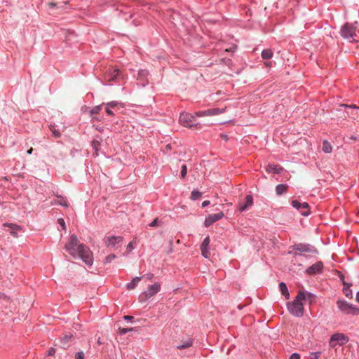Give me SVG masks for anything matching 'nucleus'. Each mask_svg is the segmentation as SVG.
Masks as SVG:
<instances>
[{
  "label": "nucleus",
  "instance_id": "f257e3e1",
  "mask_svg": "<svg viewBox=\"0 0 359 359\" xmlns=\"http://www.w3.org/2000/svg\"><path fill=\"white\" fill-rule=\"evenodd\" d=\"M66 251L74 258H80L88 266L93 263V254L89 248L80 243L76 236L72 235L65 245Z\"/></svg>",
  "mask_w": 359,
  "mask_h": 359
},
{
  "label": "nucleus",
  "instance_id": "f03ea898",
  "mask_svg": "<svg viewBox=\"0 0 359 359\" xmlns=\"http://www.w3.org/2000/svg\"><path fill=\"white\" fill-rule=\"evenodd\" d=\"M303 298L304 297H302V294L297 295L292 302L287 303V309L292 315L296 317H301L303 316L304 311V304L302 302Z\"/></svg>",
  "mask_w": 359,
  "mask_h": 359
},
{
  "label": "nucleus",
  "instance_id": "7ed1b4c3",
  "mask_svg": "<svg viewBox=\"0 0 359 359\" xmlns=\"http://www.w3.org/2000/svg\"><path fill=\"white\" fill-rule=\"evenodd\" d=\"M340 34L342 38L348 41H356L355 39V36H356V27L352 24L346 23L341 28Z\"/></svg>",
  "mask_w": 359,
  "mask_h": 359
},
{
  "label": "nucleus",
  "instance_id": "20e7f679",
  "mask_svg": "<svg viewBox=\"0 0 359 359\" xmlns=\"http://www.w3.org/2000/svg\"><path fill=\"white\" fill-rule=\"evenodd\" d=\"M338 309L346 314H359V309L355 307L353 305L349 304L346 300L339 299L337 302Z\"/></svg>",
  "mask_w": 359,
  "mask_h": 359
},
{
  "label": "nucleus",
  "instance_id": "39448f33",
  "mask_svg": "<svg viewBox=\"0 0 359 359\" xmlns=\"http://www.w3.org/2000/svg\"><path fill=\"white\" fill-rule=\"evenodd\" d=\"M196 115L191 114L187 112L181 113L179 118V121L181 125H182L184 127L187 128H196L198 123L194 124L193 121L195 118Z\"/></svg>",
  "mask_w": 359,
  "mask_h": 359
},
{
  "label": "nucleus",
  "instance_id": "423d86ee",
  "mask_svg": "<svg viewBox=\"0 0 359 359\" xmlns=\"http://www.w3.org/2000/svg\"><path fill=\"white\" fill-rule=\"evenodd\" d=\"M348 341V338L343 333H335L332 335L330 340V346L334 348L337 346V342L340 346L346 344Z\"/></svg>",
  "mask_w": 359,
  "mask_h": 359
},
{
  "label": "nucleus",
  "instance_id": "0eeeda50",
  "mask_svg": "<svg viewBox=\"0 0 359 359\" xmlns=\"http://www.w3.org/2000/svg\"><path fill=\"white\" fill-rule=\"evenodd\" d=\"M104 241L107 248L116 249L121 245L123 237L115 236H107L104 238Z\"/></svg>",
  "mask_w": 359,
  "mask_h": 359
},
{
  "label": "nucleus",
  "instance_id": "6e6552de",
  "mask_svg": "<svg viewBox=\"0 0 359 359\" xmlns=\"http://www.w3.org/2000/svg\"><path fill=\"white\" fill-rule=\"evenodd\" d=\"M225 109H219V108H213V109H208L207 110L204 111H198L195 112V115L197 117H202V116H215L220 114H222L224 112Z\"/></svg>",
  "mask_w": 359,
  "mask_h": 359
},
{
  "label": "nucleus",
  "instance_id": "1a4fd4ad",
  "mask_svg": "<svg viewBox=\"0 0 359 359\" xmlns=\"http://www.w3.org/2000/svg\"><path fill=\"white\" fill-rule=\"evenodd\" d=\"M253 205V198L251 195H247L243 201H240L238 205L240 212L249 210Z\"/></svg>",
  "mask_w": 359,
  "mask_h": 359
},
{
  "label": "nucleus",
  "instance_id": "9d476101",
  "mask_svg": "<svg viewBox=\"0 0 359 359\" xmlns=\"http://www.w3.org/2000/svg\"><path fill=\"white\" fill-rule=\"evenodd\" d=\"M120 71L116 68H110L104 74V81L107 83L114 81L118 77Z\"/></svg>",
  "mask_w": 359,
  "mask_h": 359
},
{
  "label": "nucleus",
  "instance_id": "9b49d317",
  "mask_svg": "<svg viewBox=\"0 0 359 359\" xmlns=\"http://www.w3.org/2000/svg\"><path fill=\"white\" fill-rule=\"evenodd\" d=\"M292 205L296 209L300 210L302 215L308 216L310 215V212L309 210V204L307 203H301L295 200L292 202Z\"/></svg>",
  "mask_w": 359,
  "mask_h": 359
},
{
  "label": "nucleus",
  "instance_id": "f8f14e48",
  "mask_svg": "<svg viewBox=\"0 0 359 359\" xmlns=\"http://www.w3.org/2000/svg\"><path fill=\"white\" fill-rule=\"evenodd\" d=\"M224 217V213L222 212H219L218 213L215 214H210L208 216L206 217L204 225L206 227H208L211 226L215 222L219 221V219H222Z\"/></svg>",
  "mask_w": 359,
  "mask_h": 359
},
{
  "label": "nucleus",
  "instance_id": "ddd939ff",
  "mask_svg": "<svg viewBox=\"0 0 359 359\" xmlns=\"http://www.w3.org/2000/svg\"><path fill=\"white\" fill-rule=\"evenodd\" d=\"M161 289V285L159 283H154L153 285H149L147 290L145 291L142 295L144 296L145 299H149L156 294H157Z\"/></svg>",
  "mask_w": 359,
  "mask_h": 359
},
{
  "label": "nucleus",
  "instance_id": "4468645a",
  "mask_svg": "<svg viewBox=\"0 0 359 359\" xmlns=\"http://www.w3.org/2000/svg\"><path fill=\"white\" fill-rule=\"evenodd\" d=\"M323 264L321 262H318L306 269V273L308 275H315L322 272Z\"/></svg>",
  "mask_w": 359,
  "mask_h": 359
},
{
  "label": "nucleus",
  "instance_id": "2eb2a0df",
  "mask_svg": "<svg viewBox=\"0 0 359 359\" xmlns=\"http://www.w3.org/2000/svg\"><path fill=\"white\" fill-rule=\"evenodd\" d=\"M294 249L302 252H316V248L309 244L298 243L294 245Z\"/></svg>",
  "mask_w": 359,
  "mask_h": 359
},
{
  "label": "nucleus",
  "instance_id": "dca6fc26",
  "mask_svg": "<svg viewBox=\"0 0 359 359\" xmlns=\"http://www.w3.org/2000/svg\"><path fill=\"white\" fill-rule=\"evenodd\" d=\"M210 242V237L208 236L205 238L203 243L201 245V254L205 258H208L210 255V252L208 250V246Z\"/></svg>",
  "mask_w": 359,
  "mask_h": 359
},
{
  "label": "nucleus",
  "instance_id": "f3484780",
  "mask_svg": "<svg viewBox=\"0 0 359 359\" xmlns=\"http://www.w3.org/2000/svg\"><path fill=\"white\" fill-rule=\"evenodd\" d=\"M300 294H302V297H304L302 299V302L308 301L309 303H311L314 299V295L309 292H307L305 290H300L298 292L297 295H300Z\"/></svg>",
  "mask_w": 359,
  "mask_h": 359
},
{
  "label": "nucleus",
  "instance_id": "a211bd4d",
  "mask_svg": "<svg viewBox=\"0 0 359 359\" xmlns=\"http://www.w3.org/2000/svg\"><path fill=\"white\" fill-rule=\"evenodd\" d=\"M193 344V340L191 338H188L184 341H182L180 344L177 346V348L179 350L184 349L191 346Z\"/></svg>",
  "mask_w": 359,
  "mask_h": 359
},
{
  "label": "nucleus",
  "instance_id": "6ab92c4d",
  "mask_svg": "<svg viewBox=\"0 0 359 359\" xmlns=\"http://www.w3.org/2000/svg\"><path fill=\"white\" fill-rule=\"evenodd\" d=\"M282 170H283V168L277 165L270 164V165H268L266 167V171L269 172L278 174V173L281 172Z\"/></svg>",
  "mask_w": 359,
  "mask_h": 359
},
{
  "label": "nucleus",
  "instance_id": "aec40b11",
  "mask_svg": "<svg viewBox=\"0 0 359 359\" xmlns=\"http://www.w3.org/2000/svg\"><path fill=\"white\" fill-rule=\"evenodd\" d=\"M279 289L283 296H285L286 299H288L290 298V294L287 287L286 284L284 283H280L279 284Z\"/></svg>",
  "mask_w": 359,
  "mask_h": 359
},
{
  "label": "nucleus",
  "instance_id": "412c9836",
  "mask_svg": "<svg viewBox=\"0 0 359 359\" xmlns=\"http://www.w3.org/2000/svg\"><path fill=\"white\" fill-rule=\"evenodd\" d=\"M103 105L104 104L102 103V104H100V105H97V106H95L94 107L92 108V109L90 111V116H92L93 118L99 120V118H97L95 115H96V114L100 113V111L102 109V107Z\"/></svg>",
  "mask_w": 359,
  "mask_h": 359
},
{
  "label": "nucleus",
  "instance_id": "4be33fe9",
  "mask_svg": "<svg viewBox=\"0 0 359 359\" xmlns=\"http://www.w3.org/2000/svg\"><path fill=\"white\" fill-rule=\"evenodd\" d=\"M141 278L135 277L133 280L128 283L126 285L128 290H133L139 283Z\"/></svg>",
  "mask_w": 359,
  "mask_h": 359
},
{
  "label": "nucleus",
  "instance_id": "5701e85b",
  "mask_svg": "<svg viewBox=\"0 0 359 359\" xmlns=\"http://www.w3.org/2000/svg\"><path fill=\"white\" fill-rule=\"evenodd\" d=\"M4 226L10 227L11 229V233L14 236H17V233L15 231L20 229L18 225L11 223H5L4 224Z\"/></svg>",
  "mask_w": 359,
  "mask_h": 359
},
{
  "label": "nucleus",
  "instance_id": "b1692460",
  "mask_svg": "<svg viewBox=\"0 0 359 359\" xmlns=\"http://www.w3.org/2000/svg\"><path fill=\"white\" fill-rule=\"evenodd\" d=\"M287 186L283 184H278L276 187V193L277 195H282L284 194L287 190Z\"/></svg>",
  "mask_w": 359,
  "mask_h": 359
},
{
  "label": "nucleus",
  "instance_id": "393cba45",
  "mask_svg": "<svg viewBox=\"0 0 359 359\" xmlns=\"http://www.w3.org/2000/svg\"><path fill=\"white\" fill-rule=\"evenodd\" d=\"M343 284H344V289H343L344 294L347 297L351 298L352 297V291L350 289V285L346 283L345 282H343Z\"/></svg>",
  "mask_w": 359,
  "mask_h": 359
},
{
  "label": "nucleus",
  "instance_id": "a878e982",
  "mask_svg": "<svg viewBox=\"0 0 359 359\" xmlns=\"http://www.w3.org/2000/svg\"><path fill=\"white\" fill-rule=\"evenodd\" d=\"M322 149L325 153H331L332 151V147L329 142L325 140L323 143Z\"/></svg>",
  "mask_w": 359,
  "mask_h": 359
},
{
  "label": "nucleus",
  "instance_id": "bb28decb",
  "mask_svg": "<svg viewBox=\"0 0 359 359\" xmlns=\"http://www.w3.org/2000/svg\"><path fill=\"white\" fill-rule=\"evenodd\" d=\"M273 56V52L271 49H264L262 52V57L263 59L268 60Z\"/></svg>",
  "mask_w": 359,
  "mask_h": 359
},
{
  "label": "nucleus",
  "instance_id": "cd10ccee",
  "mask_svg": "<svg viewBox=\"0 0 359 359\" xmlns=\"http://www.w3.org/2000/svg\"><path fill=\"white\" fill-rule=\"evenodd\" d=\"M52 204H58L60 205L67 207V203L66 200L63 197H57V199L54 201V202H52Z\"/></svg>",
  "mask_w": 359,
  "mask_h": 359
},
{
  "label": "nucleus",
  "instance_id": "c85d7f7f",
  "mask_svg": "<svg viewBox=\"0 0 359 359\" xmlns=\"http://www.w3.org/2000/svg\"><path fill=\"white\" fill-rule=\"evenodd\" d=\"M148 71L141 69L138 72L137 79L144 81V79L148 76Z\"/></svg>",
  "mask_w": 359,
  "mask_h": 359
},
{
  "label": "nucleus",
  "instance_id": "c756f323",
  "mask_svg": "<svg viewBox=\"0 0 359 359\" xmlns=\"http://www.w3.org/2000/svg\"><path fill=\"white\" fill-rule=\"evenodd\" d=\"M202 195V193H201L200 191H197V190H194L191 191V199L193 200V201H196L197 199H198Z\"/></svg>",
  "mask_w": 359,
  "mask_h": 359
},
{
  "label": "nucleus",
  "instance_id": "7c9ffc66",
  "mask_svg": "<svg viewBox=\"0 0 359 359\" xmlns=\"http://www.w3.org/2000/svg\"><path fill=\"white\" fill-rule=\"evenodd\" d=\"M91 145H92V147L93 148V149L96 152V156H97L98 155L97 151L100 148V142L98 140H93L92 142Z\"/></svg>",
  "mask_w": 359,
  "mask_h": 359
},
{
  "label": "nucleus",
  "instance_id": "2f4dec72",
  "mask_svg": "<svg viewBox=\"0 0 359 359\" xmlns=\"http://www.w3.org/2000/svg\"><path fill=\"white\" fill-rule=\"evenodd\" d=\"M105 107H109V108H114L115 107L119 104V102L117 101H111L107 103H103Z\"/></svg>",
  "mask_w": 359,
  "mask_h": 359
},
{
  "label": "nucleus",
  "instance_id": "473e14b6",
  "mask_svg": "<svg viewBox=\"0 0 359 359\" xmlns=\"http://www.w3.org/2000/svg\"><path fill=\"white\" fill-rule=\"evenodd\" d=\"M50 130L52 131V133L55 137H60V132L56 129L54 128L53 126H50Z\"/></svg>",
  "mask_w": 359,
  "mask_h": 359
},
{
  "label": "nucleus",
  "instance_id": "72a5a7b5",
  "mask_svg": "<svg viewBox=\"0 0 359 359\" xmlns=\"http://www.w3.org/2000/svg\"><path fill=\"white\" fill-rule=\"evenodd\" d=\"M161 223V222L158 220V218H156L155 219H154L149 224V226L150 227H156V226H159V224Z\"/></svg>",
  "mask_w": 359,
  "mask_h": 359
},
{
  "label": "nucleus",
  "instance_id": "f704fd0d",
  "mask_svg": "<svg viewBox=\"0 0 359 359\" xmlns=\"http://www.w3.org/2000/svg\"><path fill=\"white\" fill-rule=\"evenodd\" d=\"M116 258V255L114 254L109 255L106 257L105 258V262L106 263H110L113 259Z\"/></svg>",
  "mask_w": 359,
  "mask_h": 359
},
{
  "label": "nucleus",
  "instance_id": "c9c22d12",
  "mask_svg": "<svg viewBox=\"0 0 359 359\" xmlns=\"http://www.w3.org/2000/svg\"><path fill=\"white\" fill-rule=\"evenodd\" d=\"M57 223L62 227V229L63 230L66 229L65 222V220L63 219H62V218L58 219Z\"/></svg>",
  "mask_w": 359,
  "mask_h": 359
},
{
  "label": "nucleus",
  "instance_id": "e433bc0d",
  "mask_svg": "<svg viewBox=\"0 0 359 359\" xmlns=\"http://www.w3.org/2000/svg\"><path fill=\"white\" fill-rule=\"evenodd\" d=\"M187 166L185 165H183L182 166V169H181V176L182 177H184L187 175Z\"/></svg>",
  "mask_w": 359,
  "mask_h": 359
},
{
  "label": "nucleus",
  "instance_id": "4c0bfd02",
  "mask_svg": "<svg viewBox=\"0 0 359 359\" xmlns=\"http://www.w3.org/2000/svg\"><path fill=\"white\" fill-rule=\"evenodd\" d=\"M340 107L341 108H349V109H359V107H358L357 106L354 105V104H352V105H348V104H341L340 105Z\"/></svg>",
  "mask_w": 359,
  "mask_h": 359
},
{
  "label": "nucleus",
  "instance_id": "58836bf2",
  "mask_svg": "<svg viewBox=\"0 0 359 359\" xmlns=\"http://www.w3.org/2000/svg\"><path fill=\"white\" fill-rule=\"evenodd\" d=\"M75 359H84V353L83 351H80L76 353Z\"/></svg>",
  "mask_w": 359,
  "mask_h": 359
},
{
  "label": "nucleus",
  "instance_id": "ea45409f",
  "mask_svg": "<svg viewBox=\"0 0 359 359\" xmlns=\"http://www.w3.org/2000/svg\"><path fill=\"white\" fill-rule=\"evenodd\" d=\"M134 249V242H130L127 245V251L128 252H131Z\"/></svg>",
  "mask_w": 359,
  "mask_h": 359
},
{
  "label": "nucleus",
  "instance_id": "a19ab883",
  "mask_svg": "<svg viewBox=\"0 0 359 359\" xmlns=\"http://www.w3.org/2000/svg\"><path fill=\"white\" fill-rule=\"evenodd\" d=\"M131 329H129V328H121L119 330V332L121 334H126L127 332H128L129 331H130Z\"/></svg>",
  "mask_w": 359,
  "mask_h": 359
},
{
  "label": "nucleus",
  "instance_id": "79ce46f5",
  "mask_svg": "<svg viewBox=\"0 0 359 359\" xmlns=\"http://www.w3.org/2000/svg\"><path fill=\"white\" fill-rule=\"evenodd\" d=\"M55 353V349L54 348H50L48 352H47V355H49V356H52V355H54Z\"/></svg>",
  "mask_w": 359,
  "mask_h": 359
},
{
  "label": "nucleus",
  "instance_id": "37998d69",
  "mask_svg": "<svg viewBox=\"0 0 359 359\" xmlns=\"http://www.w3.org/2000/svg\"><path fill=\"white\" fill-rule=\"evenodd\" d=\"M105 111L107 115L109 116H113L114 112L111 111V108H109V107H105Z\"/></svg>",
  "mask_w": 359,
  "mask_h": 359
},
{
  "label": "nucleus",
  "instance_id": "c03bdc74",
  "mask_svg": "<svg viewBox=\"0 0 359 359\" xmlns=\"http://www.w3.org/2000/svg\"><path fill=\"white\" fill-rule=\"evenodd\" d=\"M71 338H72V335H71V334H70V335H67V334H66V335L63 337L62 340L65 341V343H67V342L69 341V339H70Z\"/></svg>",
  "mask_w": 359,
  "mask_h": 359
},
{
  "label": "nucleus",
  "instance_id": "a18cd8bd",
  "mask_svg": "<svg viewBox=\"0 0 359 359\" xmlns=\"http://www.w3.org/2000/svg\"><path fill=\"white\" fill-rule=\"evenodd\" d=\"M320 352H315L312 353V355L313 356L314 359H318L320 357Z\"/></svg>",
  "mask_w": 359,
  "mask_h": 359
},
{
  "label": "nucleus",
  "instance_id": "49530a36",
  "mask_svg": "<svg viewBox=\"0 0 359 359\" xmlns=\"http://www.w3.org/2000/svg\"><path fill=\"white\" fill-rule=\"evenodd\" d=\"M210 204V201H204L203 203H202V207L203 208H205L207 207L208 205H209Z\"/></svg>",
  "mask_w": 359,
  "mask_h": 359
},
{
  "label": "nucleus",
  "instance_id": "de8ad7c7",
  "mask_svg": "<svg viewBox=\"0 0 359 359\" xmlns=\"http://www.w3.org/2000/svg\"><path fill=\"white\" fill-rule=\"evenodd\" d=\"M123 318L126 320H132L133 319V317L131 316H124Z\"/></svg>",
  "mask_w": 359,
  "mask_h": 359
},
{
  "label": "nucleus",
  "instance_id": "09e8293b",
  "mask_svg": "<svg viewBox=\"0 0 359 359\" xmlns=\"http://www.w3.org/2000/svg\"><path fill=\"white\" fill-rule=\"evenodd\" d=\"M32 151H33V149H32V148H30L29 149H28V150L27 151V153L28 154H31L32 153Z\"/></svg>",
  "mask_w": 359,
  "mask_h": 359
},
{
  "label": "nucleus",
  "instance_id": "8fccbe9b",
  "mask_svg": "<svg viewBox=\"0 0 359 359\" xmlns=\"http://www.w3.org/2000/svg\"><path fill=\"white\" fill-rule=\"evenodd\" d=\"M356 300L359 302V291L356 294Z\"/></svg>",
  "mask_w": 359,
  "mask_h": 359
},
{
  "label": "nucleus",
  "instance_id": "3c124183",
  "mask_svg": "<svg viewBox=\"0 0 359 359\" xmlns=\"http://www.w3.org/2000/svg\"><path fill=\"white\" fill-rule=\"evenodd\" d=\"M243 306H242V305H238V309L239 310H241V309H243Z\"/></svg>",
  "mask_w": 359,
  "mask_h": 359
},
{
  "label": "nucleus",
  "instance_id": "603ef678",
  "mask_svg": "<svg viewBox=\"0 0 359 359\" xmlns=\"http://www.w3.org/2000/svg\"><path fill=\"white\" fill-rule=\"evenodd\" d=\"M3 297H4V294L0 293V299L3 298Z\"/></svg>",
  "mask_w": 359,
  "mask_h": 359
},
{
  "label": "nucleus",
  "instance_id": "864d4df0",
  "mask_svg": "<svg viewBox=\"0 0 359 359\" xmlns=\"http://www.w3.org/2000/svg\"><path fill=\"white\" fill-rule=\"evenodd\" d=\"M55 6V4H53V3L50 4V6Z\"/></svg>",
  "mask_w": 359,
  "mask_h": 359
}]
</instances>
